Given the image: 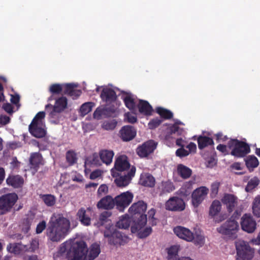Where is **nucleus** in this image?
Masks as SVG:
<instances>
[{
    "label": "nucleus",
    "mask_w": 260,
    "mask_h": 260,
    "mask_svg": "<svg viewBox=\"0 0 260 260\" xmlns=\"http://www.w3.org/2000/svg\"><path fill=\"white\" fill-rule=\"evenodd\" d=\"M70 229V220L63 216H59L55 220L49 221L46 234L51 242H59L67 236Z\"/></svg>",
    "instance_id": "f257e3e1"
},
{
    "label": "nucleus",
    "mask_w": 260,
    "mask_h": 260,
    "mask_svg": "<svg viewBox=\"0 0 260 260\" xmlns=\"http://www.w3.org/2000/svg\"><path fill=\"white\" fill-rule=\"evenodd\" d=\"M146 209L147 204L143 201L134 203L128 209V212L132 216L133 223L131 226V232L133 233L139 232L146 225Z\"/></svg>",
    "instance_id": "f03ea898"
},
{
    "label": "nucleus",
    "mask_w": 260,
    "mask_h": 260,
    "mask_svg": "<svg viewBox=\"0 0 260 260\" xmlns=\"http://www.w3.org/2000/svg\"><path fill=\"white\" fill-rule=\"evenodd\" d=\"M87 252V246L84 241H71L70 247L67 253V258L68 260H84Z\"/></svg>",
    "instance_id": "7ed1b4c3"
},
{
    "label": "nucleus",
    "mask_w": 260,
    "mask_h": 260,
    "mask_svg": "<svg viewBox=\"0 0 260 260\" xmlns=\"http://www.w3.org/2000/svg\"><path fill=\"white\" fill-rule=\"evenodd\" d=\"M228 147L231 150V154L238 158L245 156L250 151L247 143L237 139H231L228 143Z\"/></svg>",
    "instance_id": "20e7f679"
},
{
    "label": "nucleus",
    "mask_w": 260,
    "mask_h": 260,
    "mask_svg": "<svg viewBox=\"0 0 260 260\" xmlns=\"http://www.w3.org/2000/svg\"><path fill=\"white\" fill-rule=\"evenodd\" d=\"M237 251L236 260H251L254 256V250L249 244L243 241L238 240L235 242Z\"/></svg>",
    "instance_id": "39448f33"
},
{
    "label": "nucleus",
    "mask_w": 260,
    "mask_h": 260,
    "mask_svg": "<svg viewBox=\"0 0 260 260\" xmlns=\"http://www.w3.org/2000/svg\"><path fill=\"white\" fill-rule=\"evenodd\" d=\"M239 230L238 222L235 219H230L221 225L220 227L217 228L218 233L232 239L237 238V233Z\"/></svg>",
    "instance_id": "423d86ee"
},
{
    "label": "nucleus",
    "mask_w": 260,
    "mask_h": 260,
    "mask_svg": "<svg viewBox=\"0 0 260 260\" xmlns=\"http://www.w3.org/2000/svg\"><path fill=\"white\" fill-rule=\"evenodd\" d=\"M18 199L15 193H8L0 197V214L3 215L10 211Z\"/></svg>",
    "instance_id": "0eeeda50"
},
{
    "label": "nucleus",
    "mask_w": 260,
    "mask_h": 260,
    "mask_svg": "<svg viewBox=\"0 0 260 260\" xmlns=\"http://www.w3.org/2000/svg\"><path fill=\"white\" fill-rule=\"evenodd\" d=\"M133 198V194L129 191L124 192L117 196L115 197L116 209L120 212H123L132 203Z\"/></svg>",
    "instance_id": "6e6552de"
},
{
    "label": "nucleus",
    "mask_w": 260,
    "mask_h": 260,
    "mask_svg": "<svg viewBox=\"0 0 260 260\" xmlns=\"http://www.w3.org/2000/svg\"><path fill=\"white\" fill-rule=\"evenodd\" d=\"M157 143L153 140H148L139 145L136 149V153L141 158L147 157L156 148Z\"/></svg>",
    "instance_id": "1a4fd4ad"
},
{
    "label": "nucleus",
    "mask_w": 260,
    "mask_h": 260,
    "mask_svg": "<svg viewBox=\"0 0 260 260\" xmlns=\"http://www.w3.org/2000/svg\"><path fill=\"white\" fill-rule=\"evenodd\" d=\"M104 236L108 239V242L111 245H121L123 244V236L119 231L110 226L104 232Z\"/></svg>",
    "instance_id": "9d476101"
},
{
    "label": "nucleus",
    "mask_w": 260,
    "mask_h": 260,
    "mask_svg": "<svg viewBox=\"0 0 260 260\" xmlns=\"http://www.w3.org/2000/svg\"><path fill=\"white\" fill-rule=\"evenodd\" d=\"M208 189L201 186L196 189L191 195V202L193 207H198L204 201L208 193Z\"/></svg>",
    "instance_id": "9b49d317"
},
{
    "label": "nucleus",
    "mask_w": 260,
    "mask_h": 260,
    "mask_svg": "<svg viewBox=\"0 0 260 260\" xmlns=\"http://www.w3.org/2000/svg\"><path fill=\"white\" fill-rule=\"evenodd\" d=\"M184 201L178 197L171 198L166 203V208L173 211H181L185 209Z\"/></svg>",
    "instance_id": "f8f14e48"
},
{
    "label": "nucleus",
    "mask_w": 260,
    "mask_h": 260,
    "mask_svg": "<svg viewBox=\"0 0 260 260\" xmlns=\"http://www.w3.org/2000/svg\"><path fill=\"white\" fill-rule=\"evenodd\" d=\"M68 105V100L65 96H61L55 101L54 106L51 104H48L46 106V110H48V108L52 109L50 113V115L52 116L54 113H60L63 111L67 107Z\"/></svg>",
    "instance_id": "ddd939ff"
},
{
    "label": "nucleus",
    "mask_w": 260,
    "mask_h": 260,
    "mask_svg": "<svg viewBox=\"0 0 260 260\" xmlns=\"http://www.w3.org/2000/svg\"><path fill=\"white\" fill-rule=\"evenodd\" d=\"M241 225L243 231L251 233L255 231L256 223L250 214H245L241 218Z\"/></svg>",
    "instance_id": "4468645a"
},
{
    "label": "nucleus",
    "mask_w": 260,
    "mask_h": 260,
    "mask_svg": "<svg viewBox=\"0 0 260 260\" xmlns=\"http://www.w3.org/2000/svg\"><path fill=\"white\" fill-rule=\"evenodd\" d=\"M137 134L136 128L131 125L122 127L119 132V137L124 142H128L135 138Z\"/></svg>",
    "instance_id": "2eb2a0df"
},
{
    "label": "nucleus",
    "mask_w": 260,
    "mask_h": 260,
    "mask_svg": "<svg viewBox=\"0 0 260 260\" xmlns=\"http://www.w3.org/2000/svg\"><path fill=\"white\" fill-rule=\"evenodd\" d=\"M29 167L31 170L37 172L40 166H43L45 160L39 152H32L29 158Z\"/></svg>",
    "instance_id": "dca6fc26"
},
{
    "label": "nucleus",
    "mask_w": 260,
    "mask_h": 260,
    "mask_svg": "<svg viewBox=\"0 0 260 260\" xmlns=\"http://www.w3.org/2000/svg\"><path fill=\"white\" fill-rule=\"evenodd\" d=\"M238 198L234 194L225 193L221 199V202L226 206L229 213L234 211L238 205Z\"/></svg>",
    "instance_id": "f3484780"
},
{
    "label": "nucleus",
    "mask_w": 260,
    "mask_h": 260,
    "mask_svg": "<svg viewBox=\"0 0 260 260\" xmlns=\"http://www.w3.org/2000/svg\"><path fill=\"white\" fill-rule=\"evenodd\" d=\"M173 231L179 238L187 242H192L194 238V234L185 227L177 226L174 228Z\"/></svg>",
    "instance_id": "a211bd4d"
},
{
    "label": "nucleus",
    "mask_w": 260,
    "mask_h": 260,
    "mask_svg": "<svg viewBox=\"0 0 260 260\" xmlns=\"http://www.w3.org/2000/svg\"><path fill=\"white\" fill-rule=\"evenodd\" d=\"M136 172V168L134 166L131 168L129 171L126 174L121 175L115 179V182L119 187L127 186L130 182L132 178L134 176Z\"/></svg>",
    "instance_id": "6ab92c4d"
},
{
    "label": "nucleus",
    "mask_w": 260,
    "mask_h": 260,
    "mask_svg": "<svg viewBox=\"0 0 260 260\" xmlns=\"http://www.w3.org/2000/svg\"><path fill=\"white\" fill-rule=\"evenodd\" d=\"M44 127V124L30 123L28 129L32 136L36 138H41L44 137L46 134Z\"/></svg>",
    "instance_id": "aec40b11"
},
{
    "label": "nucleus",
    "mask_w": 260,
    "mask_h": 260,
    "mask_svg": "<svg viewBox=\"0 0 260 260\" xmlns=\"http://www.w3.org/2000/svg\"><path fill=\"white\" fill-rule=\"evenodd\" d=\"M96 206L99 209L111 210L115 206V198L107 195L102 198L97 203Z\"/></svg>",
    "instance_id": "412c9836"
},
{
    "label": "nucleus",
    "mask_w": 260,
    "mask_h": 260,
    "mask_svg": "<svg viewBox=\"0 0 260 260\" xmlns=\"http://www.w3.org/2000/svg\"><path fill=\"white\" fill-rule=\"evenodd\" d=\"M77 85L72 83L64 84L63 94L71 97L73 100L77 99L82 93L80 89H76Z\"/></svg>",
    "instance_id": "4be33fe9"
},
{
    "label": "nucleus",
    "mask_w": 260,
    "mask_h": 260,
    "mask_svg": "<svg viewBox=\"0 0 260 260\" xmlns=\"http://www.w3.org/2000/svg\"><path fill=\"white\" fill-rule=\"evenodd\" d=\"M179 124H182V122H176L167 128V134L165 136L166 140L173 138V135L179 136L183 134L184 129L178 126Z\"/></svg>",
    "instance_id": "5701e85b"
},
{
    "label": "nucleus",
    "mask_w": 260,
    "mask_h": 260,
    "mask_svg": "<svg viewBox=\"0 0 260 260\" xmlns=\"http://www.w3.org/2000/svg\"><path fill=\"white\" fill-rule=\"evenodd\" d=\"M129 168L130 164L126 155H120L116 158L114 164V168L116 170L122 172Z\"/></svg>",
    "instance_id": "b1692460"
},
{
    "label": "nucleus",
    "mask_w": 260,
    "mask_h": 260,
    "mask_svg": "<svg viewBox=\"0 0 260 260\" xmlns=\"http://www.w3.org/2000/svg\"><path fill=\"white\" fill-rule=\"evenodd\" d=\"M7 184L15 188H19L22 187L24 184L23 177L19 175H11L6 179Z\"/></svg>",
    "instance_id": "393cba45"
},
{
    "label": "nucleus",
    "mask_w": 260,
    "mask_h": 260,
    "mask_svg": "<svg viewBox=\"0 0 260 260\" xmlns=\"http://www.w3.org/2000/svg\"><path fill=\"white\" fill-rule=\"evenodd\" d=\"M90 211V208H87V210H85L84 208H81L78 211L77 216L82 224L85 226L90 225L91 218L87 213L88 212Z\"/></svg>",
    "instance_id": "a878e982"
},
{
    "label": "nucleus",
    "mask_w": 260,
    "mask_h": 260,
    "mask_svg": "<svg viewBox=\"0 0 260 260\" xmlns=\"http://www.w3.org/2000/svg\"><path fill=\"white\" fill-rule=\"evenodd\" d=\"M139 183L143 186L152 187L155 185V180L152 175L145 173L141 174Z\"/></svg>",
    "instance_id": "bb28decb"
},
{
    "label": "nucleus",
    "mask_w": 260,
    "mask_h": 260,
    "mask_svg": "<svg viewBox=\"0 0 260 260\" xmlns=\"http://www.w3.org/2000/svg\"><path fill=\"white\" fill-rule=\"evenodd\" d=\"M101 99L106 102H113L116 99L115 91L108 88H104L101 93Z\"/></svg>",
    "instance_id": "cd10ccee"
},
{
    "label": "nucleus",
    "mask_w": 260,
    "mask_h": 260,
    "mask_svg": "<svg viewBox=\"0 0 260 260\" xmlns=\"http://www.w3.org/2000/svg\"><path fill=\"white\" fill-rule=\"evenodd\" d=\"M101 252L100 245L93 243L90 247L89 253L85 255L84 260H94Z\"/></svg>",
    "instance_id": "c85d7f7f"
},
{
    "label": "nucleus",
    "mask_w": 260,
    "mask_h": 260,
    "mask_svg": "<svg viewBox=\"0 0 260 260\" xmlns=\"http://www.w3.org/2000/svg\"><path fill=\"white\" fill-rule=\"evenodd\" d=\"M138 108L140 113L145 115H151L153 110L152 107L149 103L147 101L142 100H139Z\"/></svg>",
    "instance_id": "c756f323"
},
{
    "label": "nucleus",
    "mask_w": 260,
    "mask_h": 260,
    "mask_svg": "<svg viewBox=\"0 0 260 260\" xmlns=\"http://www.w3.org/2000/svg\"><path fill=\"white\" fill-rule=\"evenodd\" d=\"M114 153L112 150H102L99 152L101 159L103 163L108 165L112 161Z\"/></svg>",
    "instance_id": "7c9ffc66"
},
{
    "label": "nucleus",
    "mask_w": 260,
    "mask_h": 260,
    "mask_svg": "<svg viewBox=\"0 0 260 260\" xmlns=\"http://www.w3.org/2000/svg\"><path fill=\"white\" fill-rule=\"evenodd\" d=\"M177 171L178 175L184 179L189 178L192 174V170L182 164L177 166Z\"/></svg>",
    "instance_id": "2f4dec72"
},
{
    "label": "nucleus",
    "mask_w": 260,
    "mask_h": 260,
    "mask_svg": "<svg viewBox=\"0 0 260 260\" xmlns=\"http://www.w3.org/2000/svg\"><path fill=\"white\" fill-rule=\"evenodd\" d=\"M64 90V84H60L58 83L53 84L50 85L49 87V91L52 94V95L50 96L48 99V101H52L54 99L53 95L54 94H59L61 93L62 91L63 92Z\"/></svg>",
    "instance_id": "473e14b6"
},
{
    "label": "nucleus",
    "mask_w": 260,
    "mask_h": 260,
    "mask_svg": "<svg viewBox=\"0 0 260 260\" xmlns=\"http://www.w3.org/2000/svg\"><path fill=\"white\" fill-rule=\"evenodd\" d=\"M39 198L47 207H52L56 203V197L51 194H40Z\"/></svg>",
    "instance_id": "72a5a7b5"
},
{
    "label": "nucleus",
    "mask_w": 260,
    "mask_h": 260,
    "mask_svg": "<svg viewBox=\"0 0 260 260\" xmlns=\"http://www.w3.org/2000/svg\"><path fill=\"white\" fill-rule=\"evenodd\" d=\"M198 147L200 149H203L209 145H213V139L207 136H200L198 139Z\"/></svg>",
    "instance_id": "f704fd0d"
},
{
    "label": "nucleus",
    "mask_w": 260,
    "mask_h": 260,
    "mask_svg": "<svg viewBox=\"0 0 260 260\" xmlns=\"http://www.w3.org/2000/svg\"><path fill=\"white\" fill-rule=\"evenodd\" d=\"M131 219L127 214L122 216L116 222V226L121 229H128L131 223Z\"/></svg>",
    "instance_id": "c9c22d12"
},
{
    "label": "nucleus",
    "mask_w": 260,
    "mask_h": 260,
    "mask_svg": "<svg viewBox=\"0 0 260 260\" xmlns=\"http://www.w3.org/2000/svg\"><path fill=\"white\" fill-rule=\"evenodd\" d=\"M111 215L112 213L110 211H104L102 212L100 215L98 224L100 225L107 224L109 225L110 227H112V225H111V221L109 219V218L111 216Z\"/></svg>",
    "instance_id": "e433bc0d"
},
{
    "label": "nucleus",
    "mask_w": 260,
    "mask_h": 260,
    "mask_svg": "<svg viewBox=\"0 0 260 260\" xmlns=\"http://www.w3.org/2000/svg\"><path fill=\"white\" fill-rule=\"evenodd\" d=\"M245 164L250 171H253L254 168L258 166L259 161L254 155H249L245 159Z\"/></svg>",
    "instance_id": "4c0bfd02"
},
{
    "label": "nucleus",
    "mask_w": 260,
    "mask_h": 260,
    "mask_svg": "<svg viewBox=\"0 0 260 260\" xmlns=\"http://www.w3.org/2000/svg\"><path fill=\"white\" fill-rule=\"evenodd\" d=\"M122 99L125 106L130 110H133L135 109L136 103L135 99L131 93H126L125 96H122Z\"/></svg>",
    "instance_id": "58836bf2"
},
{
    "label": "nucleus",
    "mask_w": 260,
    "mask_h": 260,
    "mask_svg": "<svg viewBox=\"0 0 260 260\" xmlns=\"http://www.w3.org/2000/svg\"><path fill=\"white\" fill-rule=\"evenodd\" d=\"M221 209V205L218 200H214L210 207L209 215L214 216L217 215Z\"/></svg>",
    "instance_id": "ea45409f"
},
{
    "label": "nucleus",
    "mask_w": 260,
    "mask_h": 260,
    "mask_svg": "<svg viewBox=\"0 0 260 260\" xmlns=\"http://www.w3.org/2000/svg\"><path fill=\"white\" fill-rule=\"evenodd\" d=\"M156 112L160 115L161 118L165 119H170L173 116V114L171 111L162 107L156 108Z\"/></svg>",
    "instance_id": "a19ab883"
},
{
    "label": "nucleus",
    "mask_w": 260,
    "mask_h": 260,
    "mask_svg": "<svg viewBox=\"0 0 260 260\" xmlns=\"http://www.w3.org/2000/svg\"><path fill=\"white\" fill-rule=\"evenodd\" d=\"M66 158L69 166H73L77 162V154L73 150H70L66 152Z\"/></svg>",
    "instance_id": "79ce46f5"
},
{
    "label": "nucleus",
    "mask_w": 260,
    "mask_h": 260,
    "mask_svg": "<svg viewBox=\"0 0 260 260\" xmlns=\"http://www.w3.org/2000/svg\"><path fill=\"white\" fill-rule=\"evenodd\" d=\"M259 183V180L257 177L252 178L247 183L245 187V190L247 192H251L256 187Z\"/></svg>",
    "instance_id": "37998d69"
},
{
    "label": "nucleus",
    "mask_w": 260,
    "mask_h": 260,
    "mask_svg": "<svg viewBox=\"0 0 260 260\" xmlns=\"http://www.w3.org/2000/svg\"><path fill=\"white\" fill-rule=\"evenodd\" d=\"M252 212L253 214L260 217V196H256L252 203Z\"/></svg>",
    "instance_id": "c03bdc74"
},
{
    "label": "nucleus",
    "mask_w": 260,
    "mask_h": 260,
    "mask_svg": "<svg viewBox=\"0 0 260 260\" xmlns=\"http://www.w3.org/2000/svg\"><path fill=\"white\" fill-rule=\"evenodd\" d=\"M94 106V103L92 102H87L82 104L80 109L81 114L83 116L87 114L91 111Z\"/></svg>",
    "instance_id": "a18cd8bd"
},
{
    "label": "nucleus",
    "mask_w": 260,
    "mask_h": 260,
    "mask_svg": "<svg viewBox=\"0 0 260 260\" xmlns=\"http://www.w3.org/2000/svg\"><path fill=\"white\" fill-rule=\"evenodd\" d=\"M175 189L173 183L170 181L162 182L161 184V193H169Z\"/></svg>",
    "instance_id": "49530a36"
},
{
    "label": "nucleus",
    "mask_w": 260,
    "mask_h": 260,
    "mask_svg": "<svg viewBox=\"0 0 260 260\" xmlns=\"http://www.w3.org/2000/svg\"><path fill=\"white\" fill-rule=\"evenodd\" d=\"M7 250L11 253L14 254H19L21 251L20 244L19 243H10L7 245Z\"/></svg>",
    "instance_id": "de8ad7c7"
},
{
    "label": "nucleus",
    "mask_w": 260,
    "mask_h": 260,
    "mask_svg": "<svg viewBox=\"0 0 260 260\" xmlns=\"http://www.w3.org/2000/svg\"><path fill=\"white\" fill-rule=\"evenodd\" d=\"M194 243L196 245L201 247L204 244L205 238L202 235L201 231L196 232L195 234H194Z\"/></svg>",
    "instance_id": "09e8293b"
},
{
    "label": "nucleus",
    "mask_w": 260,
    "mask_h": 260,
    "mask_svg": "<svg viewBox=\"0 0 260 260\" xmlns=\"http://www.w3.org/2000/svg\"><path fill=\"white\" fill-rule=\"evenodd\" d=\"M85 164L89 165L98 166L100 164L98 155L94 153L89 156L85 160Z\"/></svg>",
    "instance_id": "8fccbe9b"
},
{
    "label": "nucleus",
    "mask_w": 260,
    "mask_h": 260,
    "mask_svg": "<svg viewBox=\"0 0 260 260\" xmlns=\"http://www.w3.org/2000/svg\"><path fill=\"white\" fill-rule=\"evenodd\" d=\"M179 249V246L178 245H173L171 246L168 251V258L172 259L176 258V256L178 254Z\"/></svg>",
    "instance_id": "3c124183"
},
{
    "label": "nucleus",
    "mask_w": 260,
    "mask_h": 260,
    "mask_svg": "<svg viewBox=\"0 0 260 260\" xmlns=\"http://www.w3.org/2000/svg\"><path fill=\"white\" fill-rule=\"evenodd\" d=\"M45 117V112L41 111L38 112L33 118L31 123H36L39 124H44L43 120Z\"/></svg>",
    "instance_id": "603ef678"
},
{
    "label": "nucleus",
    "mask_w": 260,
    "mask_h": 260,
    "mask_svg": "<svg viewBox=\"0 0 260 260\" xmlns=\"http://www.w3.org/2000/svg\"><path fill=\"white\" fill-rule=\"evenodd\" d=\"M71 245V241H68L62 243L59 247V249L57 252L58 256H61L63 254H64L68 248H70Z\"/></svg>",
    "instance_id": "864d4df0"
},
{
    "label": "nucleus",
    "mask_w": 260,
    "mask_h": 260,
    "mask_svg": "<svg viewBox=\"0 0 260 260\" xmlns=\"http://www.w3.org/2000/svg\"><path fill=\"white\" fill-rule=\"evenodd\" d=\"M117 125L115 120L105 121L102 124V127L106 130H113Z\"/></svg>",
    "instance_id": "5fc2aeb1"
},
{
    "label": "nucleus",
    "mask_w": 260,
    "mask_h": 260,
    "mask_svg": "<svg viewBox=\"0 0 260 260\" xmlns=\"http://www.w3.org/2000/svg\"><path fill=\"white\" fill-rule=\"evenodd\" d=\"M161 118L156 117L151 119L148 123V126L150 129H154L158 127L162 122Z\"/></svg>",
    "instance_id": "6e6d98bb"
},
{
    "label": "nucleus",
    "mask_w": 260,
    "mask_h": 260,
    "mask_svg": "<svg viewBox=\"0 0 260 260\" xmlns=\"http://www.w3.org/2000/svg\"><path fill=\"white\" fill-rule=\"evenodd\" d=\"M108 192V187L106 184L101 185L98 190L97 194L99 197H102Z\"/></svg>",
    "instance_id": "4d7b16f0"
},
{
    "label": "nucleus",
    "mask_w": 260,
    "mask_h": 260,
    "mask_svg": "<svg viewBox=\"0 0 260 260\" xmlns=\"http://www.w3.org/2000/svg\"><path fill=\"white\" fill-rule=\"evenodd\" d=\"M220 183L215 182L211 186V196L212 197H215L218 192Z\"/></svg>",
    "instance_id": "13d9d810"
},
{
    "label": "nucleus",
    "mask_w": 260,
    "mask_h": 260,
    "mask_svg": "<svg viewBox=\"0 0 260 260\" xmlns=\"http://www.w3.org/2000/svg\"><path fill=\"white\" fill-rule=\"evenodd\" d=\"M152 232L151 227H146L143 231L139 232V236L140 238H145L148 237Z\"/></svg>",
    "instance_id": "bf43d9fd"
},
{
    "label": "nucleus",
    "mask_w": 260,
    "mask_h": 260,
    "mask_svg": "<svg viewBox=\"0 0 260 260\" xmlns=\"http://www.w3.org/2000/svg\"><path fill=\"white\" fill-rule=\"evenodd\" d=\"M46 228V222L45 220L40 222L37 225L36 233L37 234H41Z\"/></svg>",
    "instance_id": "052dcab7"
},
{
    "label": "nucleus",
    "mask_w": 260,
    "mask_h": 260,
    "mask_svg": "<svg viewBox=\"0 0 260 260\" xmlns=\"http://www.w3.org/2000/svg\"><path fill=\"white\" fill-rule=\"evenodd\" d=\"M189 154V152L187 150H185L184 147L180 148L178 149L176 151V156L183 157L188 155Z\"/></svg>",
    "instance_id": "680f3d73"
},
{
    "label": "nucleus",
    "mask_w": 260,
    "mask_h": 260,
    "mask_svg": "<svg viewBox=\"0 0 260 260\" xmlns=\"http://www.w3.org/2000/svg\"><path fill=\"white\" fill-rule=\"evenodd\" d=\"M149 220L151 221V223L152 226L156 224V220L154 218L155 214V211L153 209H150L148 212Z\"/></svg>",
    "instance_id": "e2e57ef3"
},
{
    "label": "nucleus",
    "mask_w": 260,
    "mask_h": 260,
    "mask_svg": "<svg viewBox=\"0 0 260 260\" xmlns=\"http://www.w3.org/2000/svg\"><path fill=\"white\" fill-rule=\"evenodd\" d=\"M47 142L46 141H41L39 142L37 140L34 141V144L35 145H36L41 151H43L46 149L47 148Z\"/></svg>",
    "instance_id": "0e129e2a"
},
{
    "label": "nucleus",
    "mask_w": 260,
    "mask_h": 260,
    "mask_svg": "<svg viewBox=\"0 0 260 260\" xmlns=\"http://www.w3.org/2000/svg\"><path fill=\"white\" fill-rule=\"evenodd\" d=\"M125 117L127 118V121L129 123H134L137 121V117L130 113H126Z\"/></svg>",
    "instance_id": "69168bd1"
},
{
    "label": "nucleus",
    "mask_w": 260,
    "mask_h": 260,
    "mask_svg": "<svg viewBox=\"0 0 260 260\" xmlns=\"http://www.w3.org/2000/svg\"><path fill=\"white\" fill-rule=\"evenodd\" d=\"M228 145H223V144H219L217 146V149L220 152H222L224 155L228 154L229 152L227 150Z\"/></svg>",
    "instance_id": "338daca9"
},
{
    "label": "nucleus",
    "mask_w": 260,
    "mask_h": 260,
    "mask_svg": "<svg viewBox=\"0 0 260 260\" xmlns=\"http://www.w3.org/2000/svg\"><path fill=\"white\" fill-rule=\"evenodd\" d=\"M3 109L8 113L11 114L13 112V108L10 103H6L3 105Z\"/></svg>",
    "instance_id": "774afa93"
}]
</instances>
